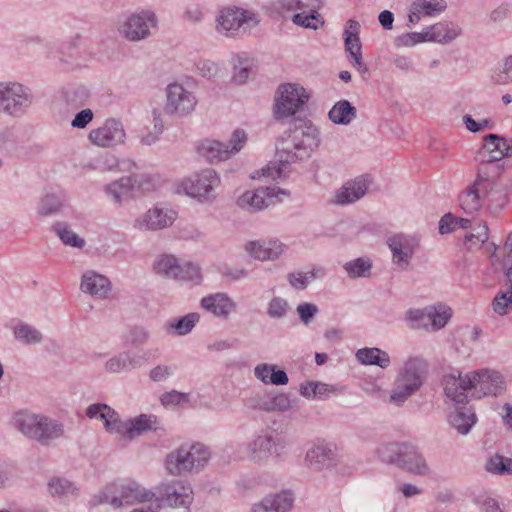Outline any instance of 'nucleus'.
<instances>
[{
    "label": "nucleus",
    "mask_w": 512,
    "mask_h": 512,
    "mask_svg": "<svg viewBox=\"0 0 512 512\" xmlns=\"http://www.w3.org/2000/svg\"><path fill=\"white\" fill-rule=\"evenodd\" d=\"M445 395L456 403L467 402L468 394L474 398L498 396L506 389L504 376L497 370L482 368L463 374L453 370L443 375Z\"/></svg>",
    "instance_id": "1"
},
{
    "label": "nucleus",
    "mask_w": 512,
    "mask_h": 512,
    "mask_svg": "<svg viewBox=\"0 0 512 512\" xmlns=\"http://www.w3.org/2000/svg\"><path fill=\"white\" fill-rule=\"evenodd\" d=\"M319 145V131L311 121L298 120L284 133L277 144V157L281 164L303 161Z\"/></svg>",
    "instance_id": "2"
},
{
    "label": "nucleus",
    "mask_w": 512,
    "mask_h": 512,
    "mask_svg": "<svg viewBox=\"0 0 512 512\" xmlns=\"http://www.w3.org/2000/svg\"><path fill=\"white\" fill-rule=\"evenodd\" d=\"M13 427L30 440L50 446L64 435V425L44 414L19 411L12 418Z\"/></svg>",
    "instance_id": "3"
},
{
    "label": "nucleus",
    "mask_w": 512,
    "mask_h": 512,
    "mask_svg": "<svg viewBox=\"0 0 512 512\" xmlns=\"http://www.w3.org/2000/svg\"><path fill=\"white\" fill-rule=\"evenodd\" d=\"M428 368V362L423 357H409L398 372L389 402L397 406L404 404L424 384Z\"/></svg>",
    "instance_id": "4"
},
{
    "label": "nucleus",
    "mask_w": 512,
    "mask_h": 512,
    "mask_svg": "<svg viewBox=\"0 0 512 512\" xmlns=\"http://www.w3.org/2000/svg\"><path fill=\"white\" fill-rule=\"evenodd\" d=\"M209 449L201 444H183L168 453L164 465L168 474L181 476L202 469L209 461Z\"/></svg>",
    "instance_id": "5"
},
{
    "label": "nucleus",
    "mask_w": 512,
    "mask_h": 512,
    "mask_svg": "<svg viewBox=\"0 0 512 512\" xmlns=\"http://www.w3.org/2000/svg\"><path fill=\"white\" fill-rule=\"evenodd\" d=\"M287 446V439L275 429L266 428L255 433L245 446L247 459L256 465H265L271 457H280Z\"/></svg>",
    "instance_id": "6"
},
{
    "label": "nucleus",
    "mask_w": 512,
    "mask_h": 512,
    "mask_svg": "<svg viewBox=\"0 0 512 512\" xmlns=\"http://www.w3.org/2000/svg\"><path fill=\"white\" fill-rule=\"evenodd\" d=\"M155 273L163 278L191 283L198 286L202 283V273L199 264L180 259L173 254L164 253L153 263Z\"/></svg>",
    "instance_id": "7"
},
{
    "label": "nucleus",
    "mask_w": 512,
    "mask_h": 512,
    "mask_svg": "<svg viewBox=\"0 0 512 512\" xmlns=\"http://www.w3.org/2000/svg\"><path fill=\"white\" fill-rule=\"evenodd\" d=\"M452 309L444 303L428 305L424 308H411L405 313L409 328L428 333L443 329L452 317Z\"/></svg>",
    "instance_id": "8"
},
{
    "label": "nucleus",
    "mask_w": 512,
    "mask_h": 512,
    "mask_svg": "<svg viewBox=\"0 0 512 512\" xmlns=\"http://www.w3.org/2000/svg\"><path fill=\"white\" fill-rule=\"evenodd\" d=\"M155 496L154 492L146 490L135 481H125L108 485L94 497V501L96 504L108 503L114 508H119L124 504L151 501Z\"/></svg>",
    "instance_id": "9"
},
{
    "label": "nucleus",
    "mask_w": 512,
    "mask_h": 512,
    "mask_svg": "<svg viewBox=\"0 0 512 512\" xmlns=\"http://www.w3.org/2000/svg\"><path fill=\"white\" fill-rule=\"evenodd\" d=\"M33 102L29 88L17 82H0V113L19 117Z\"/></svg>",
    "instance_id": "10"
},
{
    "label": "nucleus",
    "mask_w": 512,
    "mask_h": 512,
    "mask_svg": "<svg viewBox=\"0 0 512 512\" xmlns=\"http://www.w3.org/2000/svg\"><path fill=\"white\" fill-rule=\"evenodd\" d=\"M158 507L189 508L194 499L192 486L189 482L173 480L161 483L156 488Z\"/></svg>",
    "instance_id": "11"
},
{
    "label": "nucleus",
    "mask_w": 512,
    "mask_h": 512,
    "mask_svg": "<svg viewBox=\"0 0 512 512\" xmlns=\"http://www.w3.org/2000/svg\"><path fill=\"white\" fill-rule=\"evenodd\" d=\"M220 176L213 169H204L182 181L185 193L199 201H213L215 190L220 185Z\"/></svg>",
    "instance_id": "12"
},
{
    "label": "nucleus",
    "mask_w": 512,
    "mask_h": 512,
    "mask_svg": "<svg viewBox=\"0 0 512 512\" xmlns=\"http://www.w3.org/2000/svg\"><path fill=\"white\" fill-rule=\"evenodd\" d=\"M279 94L274 107V115L277 119L294 115L309 98L303 87L290 83L281 85Z\"/></svg>",
    "instance_id": "13"
},
{
    "label": "nucleus",
    "mask_w": 512,
    "mask_h": 512,
    "mask_svg": "<svg viewBox=\"0 0 512 512\" xmlns=\"http://www.w3.org/2000/svg\"><path fill=\"white\" fill-rule=\"evenodd\" d=\"M287 195L286 191L274 187H259L244 192L236 201L238 207L248 212H258L276 202L279 195Z\"/></svg>",
    "instance_id": "14"
},
{
    "label": "nucleus",
    "mask_w": 512,
    "mask_h": 512,
    "mask_svg": "<svg viewBox=\"0 0 512 512\" xmlns=\"http://www.w3.org/2000/svg\"><path fill=\"white\" fill-rule=\"evenodd\" d=\"M126 139L124 126L120 120L108 118L102 126L92 129L89 133V140L92 144L109 148L123 144Z\"/></svg>",
    "instance_id": "15"
},
{
    "label": "nucleus",
    "mask_w": 512,
    "mask_h": 512,
    "mask_svg": "<svg viewBox=\"0 0 512 512\" xmlns=\"http://www.w3.org/2000/svg\"><path fill=\"white\" fill-rule=\"evenodd\" d=\"M197 104L196 96L181 84L173 83L167 87L166 111L179 115L191 113Z\"/></svg>",
    "instance_id": "16"
},
{
    "label": "nucleus",
    "mask_w": 512,
    "mask_h": 512,
    "mask_svg": "<svg viewBox=\"0 0 512 512\" xmlns=\"http://www.w3.org/2000/svg\"><path fill=\"white\" fill-rule=\"evenodd\" d=\"M254 14L239 7L223 8L216 18V30L227 37L233 36L240 27L253 19Z\"/></svg>",
    "instance_id": "17"
},
{
    "label": "nucleus",
    "mask_w": 512,
    "mask_h": 512,
    "mask_svg": "<svg viewBox=\"0 0 512 512\" xmlns=\"http://www.w3.org/2000/svg\"><path fill=\"white\" fill-rule=\"evenodd\" d=\"M175 219V211L155 206L139 216L134 227L141 231H156L171 226Z\"/></svg>",
    "instance_id": "18"
},
{
    "label": "nucleus",
    "mask_w": 512,
    "mask_h": 512,
    "mask_svg": "<svg viewBox=\"0 0 512 512\" xmlns=\"http://www.w3.org/2000/svg\"><path fill=\"white\" fill-rule=\"evenodd\" d=\"M156 25V17L151 12L131 15L123 23L121 33L131 41L145 39L150 34V27Z\"/></svg>",
    "instance_id": "19"
},
{
    "label": "nucleus",
    "mask_w": 512,
    "mask_h": 512,
    "mask_svg": "<svg viewBox=\"0 0 512 512\" xmlns=\"http://www.w3.org/2000/svg\"><path fill=\"white\" fill-rule=\"evenodd\" d=\"M387 244L392 252L394 263L401 268H407L418 247L417 240L409 235L396 234L388 238Z\"/></svg>",
    "instance_id": "20"
},
{
    "label": "nucleus",
    "mask_w": 512,
    "mask_h": 512,
    "mask_svg": "<svg viewBox=\"0 0 512 512\" xmlns=\"http://www.w3.org/2000/svg\"><path fill=\"white\" fill-rule=\"evenodd\" d=\"M370 180L368 176L361 175L353 180L347 181L335 193L334 202L338 205H347L361 199L368 190Z\"/></svg>",
    "instance_id": "21"
},
{
    "label": "nucleus",
    "mask_w": 512,
    "mask_h": 512,
    "mask_svg": "<svg viewBox=\"0 0 512 512\" xmlns=\"http://www.w3.org/2000/svg\"><path fill=\"white\" fill-rule=\"evenodd\" d=\"M244 249L254 259L273 261L283 254L285 246L279 240H254L247 242Z\"/></svg>",
    "instance_id": "22"
},
{
    "label": "nucleus",
    "mask_w": 512,
    "mask_h": 512,
    "mask_svg": "<svg viewBox=\"0 0 512 512\" xmlns=\"http://www.w3.org/2000/svg\"><path fill=\"white\" fill-rule=\"evenodd\" d=\"M335 457L336 454L332 445L318 443L306 452L305 463L309 468L321 471L334 465Z\"/></svg>",
    "instance_id": "23"
},
{
    "label": "nucleus",
    "mask_w": 512,
    "mask_h": 512,
    "mask_svg": "<svg viewBox=\"0 0 512 512\" xmlns=\"http://www.w3.org/2000/svg\"><path fill=\"white\" fill-rule=\"evenodd\" d=\"M201 306L215 317L223 320L229 319L237 307L236 303L227 294L221 292L204 297L201 300Z\"/></svg>",
    "instance_id": "24"
},
{
    "label": "nucleus",
    "mask_w": 512,
    "mask_h": 512,
    "mask_svg": "<svg viewBox=\"0 0 512 512\" xmlns=\"http://www.w3.org/2000/svg\"><path fill=\"white\" fill-rule=\"evenodd\" d=\"M493 251L490 254V263L494 269H501L504 272L509 288H512V231L508 234L502 247V255L500 256L499 246L491 243Z\"/></svg>",
    "instance_id": "25"
},
{
    "label": "nucleus",
    "mask_w": 512,
    "mask_h": 512,
    "mask_svg": "<svg viewBox=\"0 0 512 512\" xmlns=\"http://www.w3.org/2000/svg\"><path fill=\"white\" fill-rule=\"evenodd\" d=\"M294 502V496L290 491H282L274 495H268L260 502L254 504L250 512H288Z\"/></svg>",
    "instance_id": "26"
},
{
    "label": "nucleus",
    "mask_w": 512,
    "mask_h": 512,
    "mask_svg": "<svg viewBox=\"0 0 512 512\" xmlns=\"http://www.w3.org/2000/svg\"><path fill=\"white\" fill-rule=\"evenodd\" d=\"M397 466L414 475L425 476L429 473V466L423 455L415 446L408 443Z\"/></svg>",
    "instance_id": "27"
},
{
    "label": "nucleus",
    "mask_w": 512,
    "mask_h": 512,
    "mask_svg": "<svg viewBox=\"0 0 512 512\" xmlns=\"http://www.w3.org/2000/svg\"><path fill=\"white\" fill-rule=\"evenodd\" d=\"M447 8L445 0H417L410 6L408 21L416 24L422 17L434 16Z\"/></svg>",
    "instance_id": "28"
},
{
    "label": "nucleus",
    "mask_w": 512,
    "mask_h": 512,
    "mask_svg": "<svg viewBox=\"0 0 512 512\" xmlns=\"http://www.w3.org/2000/svg\"><path fill=\"white\" fill-rule=\"evenodd\" d=\"M428 41L440 44H448L458 38L462 29L452 22H438L426 28Z\"/></svg>",
    "instance_id": "29"
},
{
    "label": "nucleus",
    "mask_w": 512,
    "mask_h": 512,
    "mask_svg": "<svg viewBox=\"0 0 512 512\" xmlns=\"http://www.w3.org/2000/svg\"><path fill=\"white\" fill-rule=\"evenodd\" d=\"M197 152L210 163H217L230 158L228 146L217 140L205 139L200 141Z\"/></svg>",
    "instance_id": "30"
},
{
    "label": "nucleus",
    "mask_w": 512,
    "mask_h": 512,
    "mask_svg": "<svg viewBox=\"0 0 512 512\" xmlns=\"http://www.w3.org/2000/svg\"><path fill=\"white\" fill-rule=\"evenodd\" d=\"M158 428L159 420L156 415L140 414L128 419L127 439H134L145 432L156 431Z\"/></svg>",
    "instance_id": "31"
},
{
    "label": "nucleus",
    "mask_w": 512,
    "mask_h": 512,
    "mask_svg": "<svg viewBox=\"0 0 512 512\" xmlns=\"http://www.w3.org/2000/svg\"><path fill=\"white\" fill-rule=\"evenodd\" d=\"M48 492L54 498L69 501L78 496L79 488L66 478L53 477L48 482Z\"/></svg>",
    "instance_id": "32"
},
{
    "label": "nucleus",
    "mask_w": 512,
    "mask_h": 512,
    "mask_svg": "<svg viewBox=\"0 0 512 512\" xmlns=\"http://www.w3.org/2000/svg\"><path fill=\"white\" fill-rule=\"evenodd\" d=\"M230 65L232 66V81L241 85L248 80L254 67V60L247 53H238L232 55Z\"/></svg>",
    "instance_id": "33"
},
{
    "label": "nucleus",
    "mask_w": 512,
    "mask_h": 512,
    "mask_svg": "<svg viewBox=\"0 0 512 512\" xmlns=\"http://www.w3.org/2000/svg\"><path fill=\"white\" fill-rule=\"evenodd\" d=\"M476 420L474 411L467 406L457 407L449 416L450 425L462 435L470 432Z\"/></svg>",
    "instance_id": "34"
},
{
    "label": "nucleus",
    "mask_w": 512,
    "mask_h": 512,
    "mask_svg": "<svg viewBox=\"0 0 512 512\" xmlns=\"http://www.w3.org/2000/svg\"><path fill=\"white\" fill-rule=\"evenodd\" d=\"M264 412H286L292 407V401L286 393H277L260 398L255 406Z\"/></svg>",
    "instance_id": "35"
},
{
    "label": "nucleus",
    "mask_w": 512,
    "mask_h": 512,
    "mask_svg": "<svg viewBox=\"0 0 512 512\" xmlns=\"http://www.w3.org/2000/svg\"><path fill=\"white\" fill-rule=\"evenodd\" d=\"M356 358L364 365H376L382 369L389 367L391 364L388 353L376 347L359 349L356 352Z\"/></svg>",
    "instance_id": "36"
},
{
    "label": "nucleus",
    "mask_w": 512,
    "mask_h": 512,
    "mask_svg": "<svg viewBox=\"0 0 512 512\" xmlns=\"http://www.w3.org/2000/svg\"><path fill=\"white\" fill-rule=\"evenodd\" d=\"M357 116L356 108L348 100H340L328 113L329 119L338 125H348Z\"/></svg>",
    "instance_id": "37"
},
{
    "label": "nucleus",
    "mask_w": 512,
    "mask_h": 512,
    "mask_svg": "<svg viewBox=\"0 0 512 512\" xmlns=\"http://www.w3.org/2000/svg\"><path fill=\"white\" fill-rule=\"evenodd\" d=\"M137 180L132 176L122 177L106 187L107 193L116 203H121L133 190Z\"/></svg>",
    "instance_id": "38"
},
{
    "label": "nucleus",
    "mask_w": 512,
    "mask_h": 512,
    "mask_svg": "<svg viewBox=\"0 0 512 512\" xmlns=\"http://www.w3.org/2000/svg\"><path fill=\"white\" fill-rule=\"evenodd\" d=\"M482 186V184H476L475 180L473 185L459 196L460 207L465 213L471 214L481 207L479 192Z\"/></svg>",
    "instance_id": "39"
},
{
    "label": "nucleus",
    "mask_w": 512,
    "mask_h": 512,
    "mask_svg": "<svg viewBox=\"0 0 512 512\" xmlns=\"http://www.w3.org/2000/svg\"><path fill=\"white\" fill-rule=\"evenodd\" d=\"M476 184H489L491 180L498 178L505 170L504 163L478 162Z\"/></svg>",
    "instance_id": "40"
},
{
    "label": "nucleus",
    "mask_w": 512,
    "mask_h": 512,
    "mask_svg": "<svg viewBox=\"0 0 512 512\" xmlns=\"http://www.w3.org/2000/svg\"><path fill=\"white\" fill-rule=\"evenodd\" d=\"M325 276V270L321 267H314L309 271H296L288 275V281L292 287L307 286L316 279H322Z\"/></svg>",
    "instance_id": "41"
},
{
    "label": "nucleus",
    "mask_w": 512,
    "mask_h": 512,
    "mask_svg": "<svg viewBox=\"0 0 512 512\" xmlns=\"http://www.w3.org/2000/svg\"><path fill=\"white\" fill-rule=\"evenodd\" d=\"M13 333L18 341L26 345L38 344L43 339L42 333L38 329L25 323L17 324Z\"/></svg>",
    "instance_id": "42"
},
{
    "label": "nucleus",
    "mask_w": 512,
    "mask_h": 512,
    "mask_svg": "<svg viewBox=\"0 0 512 512\" xmlns=\"http://www.w3.org/2000/svg\"><path fill=\"white\" fill-rule=\"evenodd\" d=\"M406 444L397 442L384 444L378 448V456L385 463L398 465Z\"/></svg>",
    "instance_id": "43"
},
{
    "label": "nucleus",
    "mask_w": 512,
    "mask_h": 512,
    "mask_svg": "<svg viewBox=\"0 0 512 512\" xmlns=\"http://www.w3.org/2000/svg\"><path fill=\"white\" fill-rule=\"evenodd\" d=\"M53 231L65 245L77 248H82L85 245L84 239L79 237L74 231H72L66 223H55L53 225Z\"/></svg>",
    "instance_id": "44"
},
{
    "label": "nucleus",
    "mask_w": 512,
    "mask_h": 512,
    "mask_svg": "<svg viewBox=\"0 0 512 512\" xmlns=\"http://www.w3.org/2000/svg\"><path fill=\"white\" fill-rule=\"evenodd\" d=\"M485 469L493 474L512 475V459L495 454L488 458Z\"/></svg>",
    "instance_id": "45"
},
{
    "label": "nucleus",
    "mask_w": 512,
    "mask_h": 512,
    "mask_svg": "<svg viewBox=\"0 0 512 512\" xmlns=\"http://www.w3.org/2000/svg\"><path fill=\"white\" fill-rule=\"evenodd\" d=\"M484 148L493 147L502 155L512 157V138H506L497 134H488L484 137Z\"/></svg>",
    "instance_id": "46"
},
{
    "label": "nucleus",
    "mask_w": 512,
    "mask_h": 512,
    "mask_svg": "<svg viewBox=\"0 0 512 512\" xmlns=\"http://www.w3.org/2000/svg\"><path fill=\"white\" fill-rule=\"evenodd\" d=\"M372 262L368 258H357L347 262L344 269L352 278L368 277L371 273Z\"/></svg>",
    "instance_id": "47"
},
{
    "label": "nucleus",
    "mask_w": 512,
    "mask_h": 512,
    "mask_svg": "<svg viewBox=\"0 0 512 512\" xmlns=\"http://www.w3.org/2000/svg\"><path fill=\"white\" fill-rule=\"evenodd\" d=\"M199 319L200 315L198 313H189L177 320L170 322L168 330H173L179 336L186 335L191 332Z\"/></svg>",
    "instance_id": "48"
},
{
    "label": "nucleus",
    "mask_w": 512,
    "mask_h": 512,
    "mask_svg": "<svg viewBox=\"0 0 512 512\" xmlns=\"http://www.w3.org/2000/svg\"><path fill=\"white\" fill-rule=\"evenodd\" d=\"M110 280L93 270L86 271L81 277L80 288H110Z\"/></svg>",
    "instance_id": "49"
},
{
    "label": "nucleus",
    "mask_w": 512,
    "mask_h": 512,
    "mask_svg": "<svg viewBox=\"0 0 512 512\" xmlns=\"http://www.w3.org/2000/svg\"><path fill=\"white\" fill-rule=\"evenodd\" d=\"M292 22L300 27L317 30L323 26L324 21L319 13H296L292 17Z\"/></svg>",
    "instance_id": "50"
},
{
    "label": "nucleus",
    "mask_w": 512,
    "mask_h": 512,
    "mask_svg": "<svg viewBox=\"0 0 512 512\" xmlns=\"http://www.w3.org/2000/svg\"><path fill=\"white\" fill-rule=\"evenodd\" d=\"M428 35L426 28L422 32H409L397 36L394 40L396 47H412L418 43L427 42Z\"/></svg>",
    "instance_id": "51"
},
{
    "label": "nucleus",
    "mask_w": 512,
    "mask_h": 512,
    "mask_svg": "<svg viewBox=\"0 0 512 512\" xmlns=\"http://www.w3.org/2000/svg\"><path fill=\"white\" fill-rule=\"evenodd\" d=\"M360 24L358 21L349 19L346 22V26L343 32L344 36V46L345 49H350V46H358L361 44L359 33H360Z\"/></svg>",
    "instance_id": "52"
},
{
    "label": "nucleus",
    "mask_w": 512,
    "mask_h": 512,
    "mask_svg": "<svg viewBox=\"0 0 512 512\" xmlns=\"http://www.w3.org/2000/svg\"><path fill=\"white\" fill-rule=\"evenodd\" d=\"M492 307L495 313L506 315L512 310V292L505 290L499 292L493 299Z\"/></svg>",
    "instance_id": "53"
},
{
    "label": "nucleus",
    "mask_w": 512,
    "mask_h": 512,
    "mask_svg": "<svg viewBox=\"0 0 512 512\" xmlns=\"http://www.w3.org/2000/svg\"><path fill=\"white\" fill-rule=\"evenodd\" d=\"M322 0H289L287 8L289 10H298L299 13H319V9L322 7Z\"/></svg>",
    "instance_id": "54"
},
{
    "label": "nucleus",
    "mask_w": 512,
    "mask_h": 512,
    "mask_svg": "<svg viewBox=\"0 0 512 512\" xmlns=\"http://www.w3.org/2000/svg\"><path fill=\"white\" fill-rule=\"evenodd\" d=\"M113 411L114 409L107 404L96 403L87 407L86 416L90 419H100L105 426L109 418H111V412Z\"/></svg>",
    "instance_id": "55"
},
{
    "label": "nucleus",
    "mask_w": 512,
    "mask_h": 512,
    "mask_svg": "<svg viewBox=\"0 0 512 512\" xmlns=\"http://www.w3.org/2000/svg\"><path fill=\"white\" fill-rule=\"evenodd\" d=\"M60 207V199L54 194H47L41 199L38 212L42 216H49L59 212Z\"/></svg>",
    "instance_id": "56"
},
{
    "label": "nucleus",
    "mask_w": 512,
    "mask_h": 512,
    "mask_svg": "<svg viewBox=\"0 0 512 512\" xmlns=\"http://www.w3.org/2000/svg\"><path fill=\"white\" fill-rule=\"evenodd\" d=\"M289 310V305L286 300L275 297L273 298L268 305L267 314L270 318H283L286 316Z\"/></svg>",
    "instance_id": "57"
},
{
    "label": "nucleus",
    "mask_w": 512,
    "mask_h": 512,
    "mask_svg": "<svg viewBox=\"0 0 512 512\" xmlns=\"http://www.w3.org/2000/svg\"><path fill=\"white\" fill-rule=\"evenodd\" d=\"M492 80L498 85H505L512 82V55L507 56L503 60L502 68L492 77Z\"/></svg>",
    "instance_id": "58"
},
{
    "label": "nucleus",
    "mask_w": 512,
    "mask_h": 512,
    "mask_svg": "<svg viewBox=\"0 0 512 512\" xmlns=\"http://www.w3.org/2000/svg\"><path fill=\"white\" fill-rule=\"evenodd\" d=\"M488 226L486 223L478 222L474 227L473 232L465 234L466 242L474 244L476 246L486 242L488 240Z\"/></svg>",
    "instance_id": "59"
},
{
    "label": "nucleus",
    "mask_w": 512,
    "mask_h": 512,
    "mask_svg": "<svg viewBox=\"0 0 512 512\" xmlns=\"http://www.w3.org/2000/svg\"><path fill=\"white\" fill-rule=\"evenodd\" d=\"M111 414L104 428L109 433L121 434L127 438L128 420L123 422L115 410Z\"/></svg>",
    "instance_id": "60"
},
{
    "label": "nucleus",
    "mask_w": 512,
    "mask_h": 512,
    "mask_svg": "<svg viewBox=\"0 0 512 512\" xmlns=\"http://www.w3.org/2000/svg\"><path fill=\"white\" fill-rule=\"evenodd\" d=\"M247 142V134L242 129H236L229 140V143L226 144L228 146L229 156H233L238 153L245 143Z\"/></svg>",
    "instance_id": "61"
},
{
    "label": "nucleus",
    "mask_w": 512,
    "mask_h": 512,
    "mask_svg": "<svg viewBox=\"0 0 512 512\" xmlns=\"http://www.w3.org/2000/svg\"><path fill=\"white\" fill-rule=\"evenodd\" d=\"M504 158H508L506 155H502L497 150L493 149V147L484 148V145L480 150H478L475 160L477 162H498L502 163L501 161Z\"/></svg>",
    "instance_id": "62"
},
{
    "label": "nucleus",
    "mask_w": 512,
    "mask_h": 512,
    "mask_svg": "<svg viewBox=\"0 0 512 512\" xmlns=\"http://www.w3.org/2000/svg\"><path fill=\"white\" fill-rule=\"evenodd\" d=\"M189 394L172 390L161 395L160 401L164 406H176L188 402Z\"/></svg>",
    "instance_id": "63"
},
{
    "label": "nucleus",
    "mask_w": 512,
    "mask_h": 512,
    "mask_svg": "<svg viewBox=\"0 0 512 512\" xmlns=\"http://www.w3.org/2000/svg\"><path fill=\"white\" fill-rule=\"evenodd\" d=\"M125 359H127V357L124 355V353H120L110 358L105 363V370L110 373H121L123 371H128Z\"/></svg>",
    "instance_id": "64"
}]
</instances>
